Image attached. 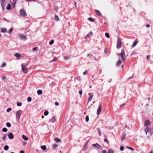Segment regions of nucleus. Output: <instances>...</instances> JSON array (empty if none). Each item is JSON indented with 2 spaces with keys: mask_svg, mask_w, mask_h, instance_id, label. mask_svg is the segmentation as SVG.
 I'll use <instances>...</instances> for the list:
<instances>
[{
  "mask_svg": "<svg viewBox=\"0 0 153 153\" xmlns=\"http://www.w3.org/2000/svg\"><path fill=\"white\" fill-rule=\"evenodd\" d=\"M22 67V70L25 74H27V72L28 69L27 67V65L26 64H22L21 65Z\"/></svg>",
  "mask_w": 153,
  "mask_h": 153,
  "instance_id": "f257e3e1",
  "label": "nucleus"
},
{
  "mask_svg": "<svg viewBox=\"0 0 153 153\" xmlns=\"http://www.w3.org/2000/svg\"><path fill=\"white\" fill-rule=\"evenodd\" d=\"M58 146V145L56 144H54L53 145V148H56Z\"/></svg>",
  "mask_w": 153,
  "mask_h": 153,
  "instance_id": "58836bf2",
  "label": "nucleus"
},
{
  "mask_svg": "<svg viewBox=\"0 0 153 153\" xmlns=\"http://www.w3.org/2000/svg\"><path fill=\"white\" fill-rule=\"evenodd\" d=\"M37 94L38 95H40L42 94V91L41 90H39L37 91Z\"/></svg>",
  "mask_w": 153,
  "mask_h": 153,
  "instance_id": "4be33fe9",
  "label": "nucleus"
},
{
  "mask_svg": "<svg viewBox=\"0 0 153 153\" xmlns=\"http://www.w3.org/2000/svg\"><path fill=\"white\" fill-rule=\"evenodd\" d=\"M98 132V133L99 134V135L100 136H101V131L100 130L98 129L97 130Z\"/></svg>",
  "mask_w": 153,
  "mask_h": 153,
  "instance_id": "4c0bfd02",
  "label": "nucleus"
},
{
  "mask_svg": "<svg viewBox=\"0 0 153 153\" xmlns=\"http://www.w3.org/2000/svg\"><path fill=\"white\" fill-rule=\"evenodd\" d=\"M105 36L107 38H109L110 37L109 34L107 33H105Z\"/></svg>",
  "mask_w": 153,
  "mask_h": 153,
  "instance_id": "cd10ccee",
  "label": "nucleus"
},
{
  "mask_svg": "<svg viewBox=\"0 0 153 153\" xmlns=\"http://www.w3.org/2000/svg\"><path fill=\"white\" fill-rule=\"evenodd\" d=\"M6 76H3L2 77L1 79L2 80H4L6 79Z\"/></svg>",
  "mask_w": 153,
  "mask_h": 153,
  "instance_id": "49530a36",
  "label": "nucleus"
},
{
  "mask_svg": "<svg viewBox=\"0 0 153 153\" xmlns=\"http://www.w3.org/2000/svg\"><path fill=\"white\" fill-rule=\"evenodd\" d=\"M102 108V105H99V107L97 110V115L99 114L101 111Z\"/></svg>",
  "mask_w": 153,
  "mask_h": 153,
  "instance_id": "423d86ee",
  "label": "nucleus"
},
{
  "mask_svg": "<svg viewBox=\"0 0 153 153\" xmlns=\"http://www.w3.org/2000/svg\"><path fill=\"white\" fill-rule=\"evenodd\" d=\"M9 149V146L7 145H6L4 147V150L7 151Z\"/></svg>",
  "mask_w": 153,
  "mask_h": 153,
  "instance_id": "5701e85b",
  "label": "nucleus"
},
{
  "mask_svg": "<svg viewBox=\"0 0 153 153\" xmlns=\"http://www.w3.org/2000/svg\"><path fill=\"white\" fill-rule=\"evenodd\" d=\"M12 110V109L11 108H8L7 109V110H6V111L7 112H9L10 111Z\"/></svg>",
  "mask_w": 153,
  "mask_h": 153,
  "instance_id": "72a5a7b5",
  "label": "nucleus"
},
{
  "mask_svg": "<svg viewBox=\"0 0 153 153\" xmlns=\"http://www.w3.org/2000/svg\"><path fill=\"white\" fill-rule=\"evenodd\" d=\"M19 102H17V105L18 106H19Z\"/></svg>",
  "mask_w": 153,
  "mask_h": 153,
  "instance_id": "69168bd1",
  "label": "nucleus"
},
{
  "mask_svg": "<svg viewBox=\"0 0 153 153\" xmlns=\"http://www.w3.org/2000/svg\"><path fill=\"white\" fill-rule=\"evenodd\" d=\"M101 153H107V151L105 150H103L102 151Z\"/></svg>",
  "mask_w": 153,
  "mask_h": 153,
  "instance_id": "a18cd8bd",
  "label": "nucleus"
},
{
  "mask_svg": "<svg viewBox=\"0 0 153 153\" xmlns=\"http://www.w3.org/2000/svg\"><path fill=\"white\" fill-rule=\"evenodd\" d=\"M55 20H56V21H58V20H59V17L56 15H55Z\"/></svg>",
  "mask_w": 153,
  "mask_h": 153,
  "instance_id": "2f4dec72",
  "label": "nucleus"
},
{
  "mask_svg": "<svg viewBox=\"0 0 153 153\" xmlns=\"http://www.w3.org/2000/svg\"><path fill=\"white\" fill-rule=\"evenodd\" d=\"M9 138L10 139H12L14 137V135L12 133H10L8 135Z\"/></svg>",
  "mask_w": 153,
  "mask_h": 153,
  "instance_id": "9d476101",
  "label": "nucleus"
},
{
  "mask_svg": "<svg viewBox=\"0 0 153 153\" xmlns=\"http://www.w3.org/2000/svg\"><path fill=\"white\" fill-rule=\"evenodd\" d=\"M70 58V57H68V56H65L64 57V58L65 59V60H68V59H69Z\"/></svg>",
  "mask_w": 153,
  "mask_h": 153,
  "instance_id": "09e8293b",
  "label": "nucleus"
},
{
  "mask_svg": "<svg viewBox=\"0 0 153 153\" xmlns=\"http://www.w3.org/2000/svg\"><path fill=\"white\" fill-rule=\"evenodd\" d=\"M137 44V42L136 40L134 42H133V43L132 45V47H134Z\"/></svg>",
  "mask_w": 153,
  "mask_h": 153,
  "instance_id": "a878e982",
  "label": "nucleus"
},
{
  "mask_svg": "<svg viewBox=\"0 0 153 153\" xmlns=\"http://www.w3.org/2000/svg\"><path fill=\"white\" fill-rule=\"evenodd\" d=\"M150 56L149 55H148L147 56V60H148Z\"/></svg>",
  "mask_w": 153,
  "mask_h": 153,
  "instance_id": "e2e57ef3",
  "label": "nucleus"
},
{
  "mask_svg": "<svg viewBox=\"0 0 153 153\" xmlns=\"http://www.w3.org/2000/svg\"><path fill=\"white\" fill-rule=\"evenodd\" d=\"M88 95H89V97L88 98V100L90 102L91 101V100H92V99L93 97V94L89 93L88 94Z\"/></svg>",
  "mask_w": 153,
  "mask_h": 153,
  "instance_id": "6e6552de",
  "label": "nucleus"
},
{
  "mask_svg": "<svg viewBox=\"0 0 153 153\" xmlns=\"http://www.w3.org/2000/svg\"><path fill=\"white\" fill-rule=\"evenodd\" d=\"M6 125L7 127L9 128L11 126L10 123L8 122H7L6 123Z\"/></svg>",
  "mask_w": 153,
  "mask_h": 153,
  "instance_id": "393cba45",
  "label": "nucleus"
},
{
  "mask_svg": "<svg viewBox=\"0 0 153 153\" xmlns=\"http://www.w3.org/2000/svg\"><path fill=\"white\" fill-rule=\"evenodd\" d=\"M54 140L57 142H61V140L60 139L58 138H56L54 139Z\"/></svg>",
  "mask_w": 153,
  "mask_h": 153,
  "instance_id": "f3484780",
  "label": "nucleus"
},
{
  "mask_svg": "<svg viewBox=\"0 0 153 153\" xmlns=\"http://www.w3.org/2000/svg\"><path fill=\"white\" fill-rule=\"evenodd\" d=\"M126 148H128L129 149H130L131 150H132V151H134V149L133 148H132L131 147H128V146H127L126 147Z\"/></svg>",
  "mask_w": 153,
  "mask_h": 153,
  "instance_id": "c9c22d12",
  "label": "nucleus"
},
{
  "mask_svg": "<svg viewBox=\"0 0 153 153\" xmlns=\"http://www.w3.org/2000/svg\"><path fill=\"white\" fill-rule=\"evenodd\" d=\"M87 73H88V71H87V70H86L85 72H83V74L85 75L87 74Z\"/></svg>",
  "mask_w": 153,
  "mask_h": 153,
  "instance_id": "de8ad7c7",
  "label": "nucleus"
},
{
  "mask_svg": "<svg viewBox=\"0 0 153 153\" xmlns=\"http://www.w3.org/2000/svg\"><path fill=\"white\" fill-rule=\"evenodd\" d=\"M22 143H23V145H25L26 144V142H23Z\"/></svg>",
  "mask_w": 153,
  "mask_h": 153,
  "instance_id": "0e129e2a",
  "label": "nucleus"
},
{
  "mask_svg": "<svg viewBox=\"0 0 153 153\" xmlns=\"http://www.w3.org/2000/svg\"><path fill=\"white\" fill-rule=\"evenodd\" d=\"M7 136V135L4 134L3 137V139L4 141L5 140V138Z\"/></svg>",
  "mask_w": 153,
  "mask_h": 153,
  "instance_id": "79ce46f5",
  "label": "nucleus"
},
{
  "mask_svg": "<svg viewBox=\"0 0 153 153\" xmlns=\"http://www.w3.org/2000/svg\"><path fill=\"white\" fill-rule=\"evenodd\" d=\"M20 37L21 39L23 40H25L26 39V37L25 36L22 34H20Z\"/></svg>",
  "mask_w": 153,
  "mask_h": 153,
  "instance_id": "f8f14e48",
  "label": "nucleus"
},
{
  "mask_svg": "<svg viewBox=\"0 0 153 153\" xmlns=\"http://www.w3.org/2000/svg\"><path fill=\"white\" fill-rule=\"evenodd\" d=\"M149 131V128L148 127H146L144 129V131L146 133V135L147 134V133Z\"/></svg>",
  "mask_w": 153,
  "mask_h": 153,
  "instance_id": "ddd939ff",
  "label": "nucleus"
},
{
  "mask_svg": "<svg viewBox=\"0 0 153 153\" xmlns=\"http://www.w3.org/2000/svg\"><path fill=\"white\" fill-rule=\"evenodd\" d=\"M122 46V42L121 39L119 38L118 39L117 43V48L119 49Z\"/></svg>",
  "mask_w": 153,
  "mask_h": 153,
  "instance_id": "20e7f679",
  "label": "nucleus"
},
{
  "mask_svg": "<svg viewBox=\"0 0 153 153\" xmlns=\"http://www.w3.org/2000/svg\"><path fill=\"white\" fill-rule=\"evenodd\" d=\"M146 26L147 27H148L150 26V25H146Z\"/></svg>",
  "mask_w": 153,
  "mask_h": 153,
  "instance_id": "338daca9",
  "label": "nucleus"
},
{
  "mask_svg": "<svg viewBox=\"0 0 153 153\" xmlns=\"http://www.w3.org/2000/svg\"><path fill=\"white\" fill-rule=\"evenodd\" d=\"M55 105L56 106H58L59 105V103L58 102H55Z\"/></svg>",
  "mask_w": 153,
  "mask_h": 153,
  "instance_id": "8fccbe9b",
  "label": "nucleus"
},
{
  "mask_svg": "<svg viewBox=\"0 0 153 153\" xmlns=\"http://www.w3.org/2000/svg\"><path fill=\"white\" fill-rule=\"evenodd\" d=\"M121 61L120 59H119L117 62V66H119L121 64Z\"/></svg>",
  "mask_w": 153,
  "mask_h": 153,
  "instance_id": "2eb2a0df",
  "label": "nucleus"
},
{
  "mask_svg": "<svg viewBox=\"0 0 153 153\" xmlns=\"http://www.w3.org/2000/svg\"><path fill=\"white\" fill-rule=\"evenodd\" d=\"M22 137L25 140H28V137L24 135L22 136Z\"/></svg>",
  "mask_w": 153,
  "mask_h": 153,
  "instance_id": "4468645a",
  "label": "nucleus"
},
{
  "mask_svg": "<svg viewBox=\"0 0 153 153\" xmlns=\"http://www.w3.org/2000/svg\"><path fill=\"white\" fill-rule=\"evenodd\" d=\"M41 148L43 150H45L46 149V147L45 145L41 146Z\"/></svg>",
  "mask_w": 153,
  "mask_h": 153,
  "instance_id": "a211bd4d",
  "label": "nucleus"
},
{
  "mask_svg": "<svg viewBox=\"0 0 153 153\" xmlns=\"http://www.w3.org/2000/svg\"><path fill=\"white\" fill-rule=\"evenodd\" d=\"M51 120V121L53 123H54L56 121V119H55L54 116H53L52 117Z\"/></svg>",
  "mask_w": 153,
  "mask_h": 153,
  "instance_id": "6ab92c4d",
  "label": "nucleus"
},
{
  "mask_svg": "<svg viewBox=\"0 0 153 153\" xmlns=\"http://www.w3.org/2000/svg\"><path fill=\"white\" fill-rule=\"evenodd\" d=\"M54 8L55 10H57L58 9V7L56 6H54Z\"/></svg>",
  "mask_w": 153,
  "mask_h": 153,
  "instance_id": "603ef678",
  "label": "nucleus"
},
{
  "mask_svg": "<svg viewBox=\"0 0 153 153\" xmlns=\"http://www.w3.org/2000/svg\"><path fill=\"white\" fill-rule=\"evenodd\" d=\"M134 74H133L132 76L131 77H130L128 78V79H131L133 77V76H134Z\"/></svg>",
  "mask_w": 153,
  "mask_h": 153,
  "instance_id": "052dcab7",
  "label": "nucleus"
},
{
  "mask_svg": "<svg viewBox=\"0 0 153 153\" xmlns=\"http://www.w3.org/2000/svg\"><path fill=\"white\" fill-rule=\"evenodd\" d=\"M0 2L2 7H5V0H1Z\"/></svg>",
  "mask_w": 153,
  "mask_h": 153,
  "instance_id": "1a4fd4ad",
  "label": "nucleus"
},
{
  "mask_svg": "<svg viewBox=\"0 0 153 153\" xmlns=\"http://www.w3.org/2000/svg\"><path fill=\"white\" fill-rule=\"evenodd\" d=\"M88 141L85 144V146H87L88 144Z\"/></svg>",
  "mask_w": 153,
  "mask_h": 153,
  "instance_id": "774afa93",
  "label": "nucleus"
},
{
  "mask_svg": "<svg viewBox=\"0 0 153 153\" xmlns=\"http://www.w3.org/2000/svg\"><path fill=\"white\" fill-rule=\"evenodd\" d=\"M38 50V48L37 47H35L33 49V50L34 51H37Z\"/></svg>",
  "mask_w": 153,
  "mask_h": 153,
  "instance_id": "c03bdc74",
  "label": "nucleus"
},
{
  "mask_svg": "<svg viewBox=\"0 0 153 153\" xmlns=\"http://www.w3.org/2000/svg\"><path fill=\"white\" fill-rule=\"evenodd\" d=\"M108 153H114V151L112 149H110L108 151Z\"/></svg>",
  "mask_w": 153,
  "mask_h": 153,
  "instance_id": "b1692460",
  "label": "nucleus"
},
{
  "mask_svg": "<svg viewBox=\"0 0 153 153\" xmlns=\"http://www.w3.org/2000/svg\"><path fill=\"white\" fill-rule=\"evenodd\" d=\"M88 36H89V35H88V34H87V35H86V36L85 37V39H86L87 38H88Z\"/></svg>",
  "mask_w": 153,
  "mask_h": 153,
  "instance_id": "bf43d9fd",
  "label": "nucleus"
},
{
  "mask_svg": "<svg viewBox=\"0 0 153 153\" xmlns=\"http://www.w3.org/2000/svg\"><path fill=\"white\" fill-rule=\"evenodd\" d=\"M16 117L18 119H19V111H17L16 113Z\"/></svg>",
  "mask_w": 153,
  "mask_h": 153,
  "instance_id": "aec40b11",
  "label": "nucleus"
},
{
  "mask_svg": "<svg viewBox=\"0 0 153 153\" xmlns=\"http://www.w3.org/2000/svg\"><path fill=\"white\" fill-rule=\"evenodd\" d=\"M107 51H107V49H106V48H105V53H107Z\"/></svg>",
  "mask_w": 153,
  "mask_h": 153,
  "instance_id": "680f3d73",
  "label": "nucleus"
},
{
  "mask_svg": "<svg viewBox=\"0 0 153 153\" xmlns=\"http://www.w3.org/2000/svg\"><path fill=\"white\" fill-rule=\"evenodd\" d=\"M104 141L108 143H109V142H108V140L106 139H104Z\"/></svg>",
  "mask_w": 153,
  "mask_h": 153,
  "instance_id": "6e6d98bb",
  "label": "nucleus"
},
{
  "mask_svg": "<svg viewBox=\"0 0 153 153\" xmlns=\"http://www.w3.org/2000/svg\"><path fill=\"white\" fill-rule=\"evenodd\" d=\"M11 8V5L10 4H8L7 7H6V9L7 10H10Z\"/></svg>",
  "mask_w": 153,
  "mask_h": 153,
  "instance_id": "dca6fc26",
  "label": "nucleus"
},
{
  "mask_svg": "<svg viewBox=\"0 0 153 153\" xmlns=\"http://www.w3.org/2000/svg\"><path fill=\"white\" fill-rule=\"evenodd\" d=\"M13 29L12 28H10L8 31H7V33H10L12 31Z\"/></svg>",
  "mask_w": 153,
  "mask_h": 153,
  "instance_id": "e433bc0d",
  "label": "nucleus"
},
{
  "mask_svg": "<svg viewBox=\"0 0 153 153\" xmlns=\"http://www.w3.org/2000/svg\"><path fill=\"white\" fill-rule=\"evenodd\" d=\"M89 36H91L92 35V32L91 31L88 34Z\"/></svg>",
  "mask_w": 153,
  "mask_h": 153,
  "instance_id": "864d4df0",
  "label": "nucleus"
},
{
  "mask_svg": "<svg viewBox=\"0 0 153 153\" xmlns=\"http://www.w3.org/2000/svg\"><path fill=\"white\" fill-rule=\"evenodd\" d=\"M92 146L94 147L97 148L99 149H102V146L98 144L97 143H96L95 144H92Z\"/></svg>",
  "mask_w": 153,
  "mask_h": 153,
  "instance_id": "39448f33",
  "label": "nucleus"
},
{
  "mask_svg": "<svg viewBox=\"0 0 153 153\" xmlns=\"http://www.w3.org/2000/svg\"><path fill=\"white\" fill-rule=\"evenodd\" d=\"M49 114V112L48 111H45L44 113V114L45 116Z\"/></svg>",
  "mask_w": 153,
  "mask_h": 153,
  "instance_id": "c756f323",
  "label": "nucleus"
},
{
  "mask_svg": "<svg viewBox=\"0 0 153 153\" xmlns=\"http://www.w3.org/2000/svg\"><path fill=\"white\" fill-rule=\"evenodd\" d=\"M120 149L121 151H123L124 149V147L123 146H121L120 147Z\"/></svg>",
  "mask_w": 153,
  "mask_h": 153,
  "instance_id": "a19ab883",
  "label": "nucleus"
},
{
  "mask_svg": "<svg viewBox=\"0 0 153 153\" xmlns=\"http://www.w3.org/2000/svg\"><path fill=\"white\" fill-rule=\"evenodd\" d=\"M7 130L6 128H4L2 129V131L3 132H6L7 131Z\"/></svg>",
  "mask_w": 153,
  "mask_h": 153,
  "instance_id": "c85d7f7f",
  "label": "nucleus"
},
{
  "mask_svg": "<svg viewBox=\"0 0 153 153\" xmlns=\"http://www.w3.org/2000/svg\"><path fill=\"white\" fill-rule=\"evenodd\" d=\"M15 56L18 58V59L19 58V53H16L15 54Z\"/></svg>",
  "mask_w": 153,
  "mask_h": 153,
  "instance_id": "473e14b6",
  "label": "nucleus"
},
{
  "mask_svg": "<svg viewBox=\"0 0 153 153\" xmlns=\"http://www.w3.org/2000/svg\"><path fill=\"white\" fill-rule=\"evenodd\" d=\"M88 20H89L91 22H93L95 20L94 19H92L91 17L88 18Z\"/></svg>",
  "mask_w": 153,
  "mask_h": 153,
  "instance_id": "412c9836",
  "label": "nucleus"
},
{
  "mask_svg": "<svg viewBox=\"0 0 153 153\" xmlns=\"http://www.w3.org/2000/svg\"><path fill=\"white\" fill-rule=\"evenodd\" d=\"M79 93L80 95H81L82 93V90H80L79 91Z\"/></svg>",
  "mask_w": 153,
  "mask_h": 153,
  "instance_id": "5fc2aeb1",
  "label": "nucleus"
},
{
  "mask_svg": "<svg viewBox=\"0 0 153 153\" xmlns=\"http://www.w3.org/2000/svg\"><path fill=\"white\" fill-rule=\"evenodd\" d=\"M58 59L57 58L55 57L52 60L53 62H55Z\"/></svg>",
  "mask_w": 153,
  "mask_h": 153,
  "instance_id": "37998d69",
  "label": "nucleus"
},
{
  "mask_svg": "<svg viewBox=\"0 0 153 153\" xmlns=\"http://www.w3.org/2000/svg\"><path fill=\"white\" fill-rule=\"evenodd\" d=\"M6 29L5 28H2L1 29V31L2 32L5 33L6 32Z\"/></svg>",
  "mask_w": 153,
  "mask_h": 153,
  "instance_id": "bb28decb",
  "label": "nucleus"
},
{
  "mask_svg": "<svg viewBox=\"0 0 153 153\" xmlns=\"http://www.w3.org/2000/svg\"><path fill=\"white\" fill-rule=\"evenodd\" d=\"M95 12L97 15L100 16L101 15V13L99 10H95Z\"/></svg>",
  "mask_w": 153,
  "mask_h": 153,
  "instance_id": "9b49d317",
  "label": "nucleus"
},
{
  "mask_svg": "<svg viewBox=\"0 0 153 153\" xmlns=\"http://www.w3.org/2000/svg\"><path fill=\"white\" fill-rule=\"evenodd\" d=\"M20 14L22 17H25L27 16L26 13L23 9H22L20 10Z\"/></svg>",
  "mask_w": 153,
  "mask_h": 153,
  "instance_id": "7ed1b4c3",
  "label": "nucleus"
},
{
  "mask_svg": "<svg viewBox=\"0 0 153 153\" xmlns=\"http://www.w3.org/2000/svg\"><path fill=\"white\" fill-rule=\"evenodd\" d=\"M54 42V41L53 40H52L51 41L49 42V44L50 45H51L53 44Z\"/></svg>",
  "mask_w": 153,
  "mask_h": 153,
  "instance_id": "f704fd0d",
  "label": "nucleus"
},
{
  "mask_svg": "<svg viewBox=\"0 0 153 153\" xmlns=\"http://www.w3.org/2000/svg\"><path fill=\"white\" fill-rule=\"evenodd\" d=\"M125 139V138L124 137H122L121 138V140L122 141L124 140Z\"/></svg>",
  "mask_w": 153,
  "mask_h": 153,
  "instance_id": "4d7b16f0",
  "label": "nucleus"
},
{
  "mask_svg": "<svg viewBox=\"0 0 153 153\" xmlns=\"http://www.w3.org/2000/svg\"><path fill=\"white\" fill-rule=\"evenodd\" d=\"M6 65V64L5 63H3L1 66V67H4Z\"/></svg>",
  "mask_w": 153,
  "mask_h": 153,
  "instance_id": "3c124183",
  "label": "nucleus"
},
{
  "mask_svg": "<svg viewBox=\"0 0 153 153\" xmlns=\"http://www.w3.org/2000/svg\"><path fill=\"white\" fill-rule=\"evenodd\" d=\"M28 102H30L31 101L32 98L30 97H28L27 99Z\"/></svg>",
  "mask_w": 153,
  "mask_h": 153,
  "instance_id": "7c9ffc66",
  "label": "nucleus"
},
{
  "mask_svg": "<svg viewBox=\"0 0 153 153\" xmlns=\"http://www.w3.org/2000/svg\"><path fill=\"white\" fill-rule=\"evenodd\" d=\"M86 121L87 122H88L89 120V117L88 116H86L85 118Z\"/></svg>",
  "mask_w": 153,
  "mask_h": 153,
  "instance_id": "ea45409f",
  "label": "nucleus"
},
{
  "mask_svg": "<svg viewBox=\"0 0 153 153\" xmlns=\"http://www.w3.org/2000/svg\"><path fill=\"white\" fill-rule=\"evenodd\" d=\"M20 153H25V152L24 151L22 150L20 151Z\"/></svg>",
  "mask_w": 153,
  "mask_h": 153,
  "instance_id": "13d9d810",
  "label": "nucleus"
},
{
  "mask_svg": "<svg viewBox=\"0 0 153 153\" xmlns=\"http://www.w3.org/2000/svg\"><path fill=\"white\" fill-rule=\"evenodd\" d=\"M118 56H120L122 60L124 61L125 59V53L124 49L121 50L120 53L118 54Z\"/></svg>",
  "mask_w": 153,
  "mask_h": 153,
  "instance_id": "f03ea898",
  "label": "nucleus"
},
{
  "mask_svg": "<svg viewBox=\"0 0 153 153\" xmlns=\"http://www.w3.org/2000/svg\"><path fill=\"white\" fill-rule=\"evenodd\" d=\"M150 122L149 120H146L144 124V125L145 126L150 125Z\"/></svg>",
  "mask_w": 153,
  "mask_h": 153,
  "instance_id": "0eeeda50",
  "label": "nucleus"
}]
</instances>
